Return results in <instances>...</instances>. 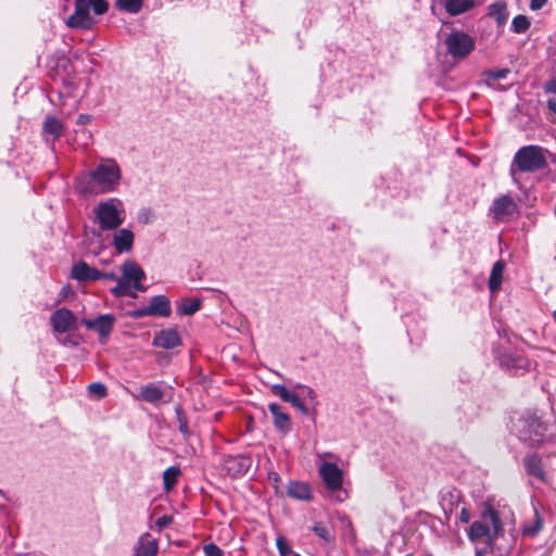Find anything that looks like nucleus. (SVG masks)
<instances>
[{
	"label": "nucleus",
	"mask_w": 556,
	"mask_h": 556,
	"mask_svg": "<svg viewBox=\"0 0 556 556\" xmlns=\"http://www.w3.org/2000/svg\"><path fill=\"white\" fill-rule=\"evenodd\" d=\"M122 176V168L115 159L101 157L92 169L76 177L75 187L85 195L110 193L118 189Z\"/></svg>",
	"instance_id": "1"
},
{
	"label": "nucleus",
	"mask_w": 556,
	"mask_h": 556,
	"mask_svg": "<svg viewBox=\"0 0 556 556\" xmlns=\"http://www.w3.org/2000/svg\"><path fill=\"white\" fill-rule=\"evenodd\" d=\"M468 536L472 542L483 540L489 548L497 552L498 555L508 553L515 541L511 533L505 535L500 513L493 507H486L480 520L471 523Z\"/></svg>",
	"instance_id": "2"
},
{
	"label": "nucleus",
	"mask_w": 556,
	"mask_h": 556,
	"mask_svg": "<svg viewBox=\"0 0 556 556\" xmlns=\"http://www.w3.org/2000/svg\"><path fill=\"white\" fill-rule=\"evenodd\" d=\"M547 150L541 146L529 144L521 147L515 153L509 175L515 185L520 186V174H532L545 168Z\"/></svg>",
	"instance_id": "3"
},
{
	"label": "nucleus",
	"mask_w": 556,
	"mask_h": 556,
	"mask_svg": "<svg viewBox=\"0 0 556 556\" xmlns=\"http://www.w3.org/2000/svg\"><path fill=\"white\" fill-rule=\"evenodd\" d=\"M90 9L97 15L108 12L109 3L105 0H75V10L65 24L73 29L89 30L96 24V18L90 14Z\"/></svg>",
	"instance_id": "4"
},
{
	"label": "nucleus",
	"mask_w": 556,
	"mask_h": 556,
	"mask_svg": "<svg viewBox=\"0 0 556 556\" xmlns=\"http://www.w3.org/2000/svg\"><path fill=\"white\" fill-rule=\"evenodd\" d=\"M96 223L101 230H115L126 218L125 206L118 198L101 201L93 210Z\"/></svg>",
	"instance_id": "5"
},
{
	"label": "nucleus",
	"mask_w": 556,
	"mask_h": 556,
	"mask_svg": "<svg viewBox=\"0 0 556 556\" xmlns=\"http://www.w3.org/2000/svg\"><path fill=\"white\" fill-rule=\"evenodd\" d=\"M518 438L530 446L539 445L545 435L544 424L533 415L526 416L518 421Z\"/></svg>",
	"instance_id": "6"
},
{
	"label": "nucleus",
	"mask_w": 556,
	"mask_h": 556,
	"mask_svg": "<svg viewBox=\"0 0 556 556\" xmlns=\"http://www.w3.org/2000/svg\"><path fill=\"white\" fill-rule=\"evenodd\" d=\"M446 50L453 59H465L475 48L473 38L460 30H453L444 40Z\"/></svg>",
	"instance_id": "7"
},
{
	"label": "nucleus",
	"mask_w": 556,
	"mask_h": 556,
	"mask_svg": "<svg viewBox=\"0 0 556 556\" xmlns=\"http://www.w3.org/2000/svg\"><path fill=\"white\" fill-rule=\"evenodd\" d=\"M522 465L526 473L541 483L548 484L551 477L544 468L543 460L540 455L535 453L527 454L522 458Z\"/></svg>",
	"instance_id": "8"
},
{
	"label": "nucleus",
	"mask_w": 556,
	"mask_h": 556,
	"mask_svg": "<svg viewBox=\"0 0 556 556\" xmlns=\"http://www.w3.org/2000/svg\"><path fill=\"white\" fill-rule=\"evenodd\" d=\"M122 278L131 283L132 289L143 292L146 291V287L141 283L142 280L146 279V273L141 268V266L132 261L128 260L124 262L121 266Z\"/></svg>",
	"instance_id": "9"
},
{
	"label": "nucleus",
	"mask_w": 556,
	"mask_h": 556,
	"mask_svg": "<svg viewBox=\"0 0 556 556\" xmlns=\"http://www.w3.org/2000/svg\"><path fill=\"white\" fill-rule=\"evenodd\" d=\"M518 205L509 194H503L494 199L491 213L496 220H506L517 213Z\"/></svg>",
	"instance_id": "10"
},
{
	"label": "nucleus",
	"mask_w": 556,
	"mask_h": 556,
	"mask_svg": "<svg viewBox=\"0 0 556 556\" xmlns=\"http://www.w3.org/2000/svg\"><path fill=\"white\" fill-rule=\"evenodd\" d=\"M116 318L112 314L100 315L94 319L84 318L81 324L89 330H94L99 333L100 340L106 339L115 325Z\"/></svg>",
	"instance_id": "11"
},
{
	"label": "nucleus",
	"mask_w": 556,
	"mask_h": 556,
	"mask_svg": "<svg viewBox=\"0 0 556 556\" xmlns=\"http://www.w3.org/2000/svg\"><path fill=\"white\" fill-rule=\"evenodd\" d=\"M52 328L58 333H64L76 328L77 318L65 307L59 308L50 317Z\"/></svg>",
	"instance_id": "12"
},
{
	"label": "nucleus",
	"mask_w": 556,
	"mask_h": 556,
	"mask_svg": "<svg viewBox=\"0 0 556 556\" xmlns=\"http://www.w3.org/2000/svg\"><path fill=\"white\" fill-rule=\"evenodd\" d=\"M319 475L330 491H338L342 486L343 472L333 463H323L319 467Z\"/></svg>",
	"instance_id": "13"
},
{
	"label": "nucleus",
	"mask_w": 556,
	"mask_h": 556,
	"mask_svg": "<svg viewBox=\"0 0 556 556\" xmlns=\"http://www.w3.org/2000/svg\"><path fill=\"white\" fill-rule=\"evenodd\" d=\"M182 344V340L177 330L168 328L156 332L153 337L152 345L164 350L175 349Z\"/></svg>",
	"instance_id": "14"
},
{
	"label": "nucleus",
	"mask_w": 556,
	"mask_h": 556,
	"mask_svg": "<svg viewBox=\"0 0 556 556\" xmlns=\"http://www.w3.org/2000/svg\"><path fill=\"white\" fill-rule=\"evenodd\" d=\"M501 365L511 375H521L530 369V361L521 355L505 354L501 357Z\"/></svg>",
	"instance_id": "15"
},
{
	"label": "nucleus",
	"mask_w": 556,
	"mask_h": 556,
	"mask_svg": "<svg viewBox=\"0 0 556 556\" xmlns=\"http://www.w3.org/2000/svg\"><path fill=\"white\" fill-rule=\"evenodd\" d=\"M135 242V235L128 228L115 229L112 239V245L117 254L128 253L132 250Z\"/></svg>",
	"instance_id": "16"
},
{
	"label": "nucleus",
	"mask_w": 556,
	"mask_h": 556,
	"mask_svg": "<svg viewBox=\"0 0 556 556\" xmlns=\"http://www.w3.org/2000/svg\"><path fill=\"white\" fill-rule=\"evenodd\" d=\"M71 277L80 282L96 281L101 279V271L79 261L73 265Z\"/></svg>",
	"instance_id": "17"
},
{
	"label": "nucleus",
	"mask_w": 556,
	"mask_h": 556,
	"mask_svg": "<svg viewBox=\"0 0 556 556\" xmlns=\"http://www.w3.org/2000/svg\"><path fill=\"white\" fill-rule=\"evenodd\" d=\"M252 464L249 456L236 455L225 459V469L230 476L240 477L248 472Z\"/></svg>",
	"instance_id": "18"
},
{
	"label": "nucleus",
	"mask_w": 556,
	"mask_h": 556,
	"mask_svg": "<svg viewBox=\"0 0 556 556\" xmlns=\"http://www.w3.org/2000/svg\"><path fill=\"white\" fill-rule=\"evenodd\" d=\"M270 391L279 396L283 402L290 403L293 407L299 409L303 415L308 414L307 407L304 405V403L301 401L300 396L288 390L286 386L283 384H274L270 388Z\"/></svg>",
	"instance_id": "19"
},
{
	"label": "nucleus",
	"mask_w": 556,
	"mask_h": 556,
	"mask_svg": "<svg viewBox=\"0 0 556 556\" xmlns=\"http://www.w3.org/2000/svg\"><path fill=\"white\" fill-rule=\"evenodd\" d=\"M159 552L157 539L149 532L140 535L136 546L135 556H156Z\"/></svg>",
	"instance_id": "20"
},
{
	"label": "nucleus",
	"mask_w": 556,
	"mask_h": 556,
	"mask_svg": "<svg viewBox=\"0 0 556 556\" xmlns=\"http://www.w3.org/2000/svg\"><path fill=\"white\" fill-rule=\"evenodd\" d=\"M268 410L273 416L275 428L283 434L288 433L291 429L290 416L282 410L280 405L276 403H270L268 405Z\"/></svg>",
	"instance_id": "21"
},
{
	"label": "nucleus",
	"mask_w": 556,
	"mask_h": 556,
	"mask_svg": "<svg viewBox=\"0 0 556 556\" xmlns=\"http://www.w3.org/2000/svg\"><path fill=\"white\" fill-rule=\"evenodd\" d=\"M149 309L152 316L168 317L172 313L170 301L163 294L152 296L149 302Z\"/></svg>",
	"instance_id": "22"
},
{
	"label": "nucleus",
	"mask_w": 556,
	"mask_h": 556,
	"mask_svg": "<svg viewBox=\"0 0 556 556\" xmlns=\"http://www.w3.org/2000/svg\"><path fill=\"white\" fill-rule=\"evenodd\" d=\"M164 395V390L155 383H148L142 386L139 392L140 399L150 404H157L163 400Z\"/></svg>",
	"instance_id": "23"
},
{
	"label": "nucleus",
	"mask_w": 556,
	"mask_h": 556,
	"mask_svg": "<svg viewBox=\"0 0 556 556\" xmlns=\"http://www.w3.org/2000/svg\"><path fill=\"white\" fill-rule=\"evenodd\" d=\"M288 496L299 501H309L312 491L307 483L291 481L287 486Z\"/></svg>",
	"instance_id": "24"
},
{
	"label": "nucleus",
	"mask_w": 556,
	"mask_h": 556,
	"mask_svg": "<svg viewBox=\"0 0 556 556\" xmlns=\"http://www.w3.org/2000/svg\"><path fill=\"white\" fill-rule=\"evenodd\" d=\"M473 0H445L444 8L451 16H456L473 8Z\"/></svg>",
	"instance_id": "25"
},
{
	"label": "nucleus",
	"mask_w": 556,
	"mask_h": 556,
	"mask_svg": "<svg viewBox=\"0 0 556 556\" xmlns=\"http://www.w3.org/2000/svg\"><path fill=\"white\" fill-rule=\"evenodd\" d=\"M64 127L60 119L49 116L43 123V132L50 135L52 140L60 138L63 134Z\"/></svg>",
	"instance_id": "26"
},
{
	"label": "nucleus",
	"mask_w": 556,
	"mask_h": 556,
	"mask_svg": "<svg viewBox=\"0 0 556 556\" xmlns=\"http://www.w3.org/2000/svg\"><path fill=\"white\" fill-rule=\"evenodd\" d=\"M489 15L493 17L498 26H503L508 18L507 5L504 2H495L489 5Z\"/></svg>",
	"instance_id": "27"
},
{
	"label": "nucleus",
	"mask_w": 556,
	"mask_h": 556,
	"mask_svg": "<svg viewBox=\"0 0 556 556\" xmlns=\"http://www.w3.org/2000/svg\"><path fill=\"white\" fill-rule=\"evenodd\" d=\"M116 286L111 289V293L116 298L122 296H130L137 298V290L132 289L131 283H129L124 278L119 277L116 281Z\"/></svg>",
	"instance_id": "28"
},
{
	"label": "nucleus",
	"mask_w": 556,
	"mask_h": 556,
	"mask_svg": "<svg viewBox=\"0 0 556 556\" xmlns=\"http://www.w3.org/2000/svg\"><path fill=\"white\" fill-rule=\"evenodd\" d=\"M181 475V470L177 466H170L163 472V484L164 490L169 492L174 489L177 483L179 476Z\"/></svg>",
	"instance_id": "29"
},
{
	"label": "nucleus",
	"mask_w": 556,
	"mask_h": 556,
	"mask_svg": "<svg viewBox=\"0 0 556 556\" xmlns=\"http://www.w3.org/2000/svg\"><path fill=\"white\" fill-rule=\"evenodd\" d=\"M504 273V264L501 261H497L491 270L490 278H489V288L491 291H496L502 283Z\"/></svg>",
	"instance_id": "30"
},
{
	"label": "nucleus",
	"mask_w": 556,
	"mask_h": 556,
	"mask_svg": "<svg viewBox=\"0 0 556 556\" xmlns=\"http://www.w3.org/2000/svg\"><path fill=\"white\" fill-rule=\"evenodd\" d=\"M201 308V300L184 299L177 308L178 314L191 316Z\"/></svg>",
	"instance_id": "31"
},
{
	"label": "nucleus",
	"mask_w": 556,
	"mask_h": 556,
	"mask_svg": "<svg viewBox=\"0 0 556 556\" xmlns=\"http://www.w3.org/2000/svg\"><path fill=\"white\" fill-rule=\"evenodd\" d=\"M143 0H116L115 5L118 10L136 14L142 8Z\"/></svg>",
	"instance_id": "32"
},
{
	"label": "nucleus",
	"mask_w": 556,
	"mask_h": 556,
	"mask_svg": "<svg viewBox=\"0 0 556 556\" xmlns=\"http://www.w3.org/2000/svg\"><path fill=\"white\" fill-rule=\"evenodd\" d=\"M530 21L526 15L519 14L513 18L511 30L516 34H525L530 28Z\"/></svg>",
	"instance_id": "33"
},
{
	"label": "nucleus",
	"mask_w": 556,
	"mask_h": 556,
	"mask_svg": "<svg viewBox=\"0 0 556 556\" xmlns=\"http://www.w3.org/2000/svg\"><path fill=\"white\" fill-rule=\"evenodd\" d=\"M543 527L542 518L539 513L534 510V520L531 523H528L523 527V533L528 536L536 535Z\"/></svg>",
	"instance_id": "34"
},
{
	"label": "nucleus",
	"mask_w": 556,
	"mask_h": 556,
	"mask_svg": "<svg viewBox=\"0 0 556 556\" xmlns=\"http://www.w3.org/2000/svg\"><path fill=\"white\" fill-rule=\"evenodd\" d=\"M276 546L280 556H298L299 553L293 552L290 544L283 536H277Z\"/></svg>",
	"instance_id": "35"
},
{
	"label": "nucleus",
	"mask_w": 556,
	"mask_h": 556,
	"mask_svg": "<svg viewBox=\"0 0 556 556\" xmlns=\"http://www.w3.org/2000/svg\"><path fill=\"white\" fill-rule=\"evenodd\" d=\"M177 420L179 424V431L185 438H188L190 435L189 426H188V419L180 406H177L176 409Z\"/></svg>",
	"instance_id": "36"
},
{
	"label": "nucleus",
	"mask_w": 556,
	"mask_h": 556,
	"mask_svg": "<svg viewBox=\"0 0 556 556\" xmlns=\"http://www.w3.org/2000/svg\"><path fill=\"white\" fill-rule=\"evenodd\" d=\"M88 392L90 395H94L98 399H102L108 394V389L101 382H93L88 386Z\"/></svg>",
	"instance_id": "37"
},
{
	"label": "nucleus",
	"mask_w": 556,
	"mask_h": 556,
	"mask_svg": "<svg viewBox=\"0 0 556 556\" xmlns=\"http://www.w3.org/2000/svg\"><path fill=\"white\" fill-rule=\"evenodd\" d=\"M313 531L318 538L323 539L326 542H330L332 540V536L330 535L328 528L323 522H316L313 526Z\"/></svg>",
	"instance_id": "38"
},
{
	"label": "nucleus",
	"mask_w": 556,
	"mask_h": 556,
	"mask_svg": "<svg viewBox=\"0 0 556 556\" xmlns=\"http://www.w3.org/2000/svg\"><path fill=\"white\" fill-rule=\"evenodd\" d=\"M205 556H223V551L214 543H208L203 546Z\"/></svg>",
	"instance_id": "39"
},
{
	"label": "nucleus",
	"mask_w": 556,
	"mask_h": 556,
	"mask_svg": "<svg viewBox=\"0 0 556 556\" xmlns=\"http://www.w3.org/2000/svg\"><path fill=\"white\" fill-rule=\"evenodd\" d=\"M128 315L131 318H143V317H147V316H152L151 312L149 309V305L139 307L137 309H134V311L129 312Z\"/></svg>",
	"instance_id": "40"
},
{
	"label": "nucleus",
	"mask_w": 556,
	"mask_h": 556,
	"mask_svg": "<svg viewBox=\"0 0 556 556\" xmlns=\"http://www.w3.org/2000/svg\"><path fill=\"white\" fill-rule=\"evenodd\" d=\"M508 74H509V70H507V68H498V70L490 71L488 73V76L490 78L495 79V80H500V79L506 78Z\"/></svg>",
	"instance_id": "41"
},
{
	"label": "nucleus",
	"mask_w": 556,
	"mask_h": 556,
	"mask_svg": "<svg viewBox=\"0 0 556 556\" xmlns=\"http://www.w3.org/2000/svg\"><path fill=\"white\" fill-rule=\"evenodd\" d=\"M172 521H173V518L170 516L164 515L156 519L155 526L160 530H162V529L166 528L167 526H169L172 523Z\"/></svg>",
	"instance_id": "42"
},
{
	"label": "nucleus",
	"mask_w": 556,
	"mask_h": 556,
	"mask_svg": "<svg viewBox=\"0 0 556 556\" xmlns=\"http://www.w3.org/2000/svg\"><path fill=\"white\" fill-rule=\"evenodd\" d=\"M301 389V394L309 400H314L316 394L311 387L307 386H298Z\"/></svg>",
	"instance_id": "43"
},
{
	"label": "nucleus",
	"mask_w": 556,
	"mask_h": 556,
	"mask_svg": "<svg viewBox=\"0 0 556 556\" xmlns=\"http://www.w3.org/2000/svg\"><path fill=\"white\" fill-rule=\"evenodd\" d=\"M548 0H531L530 1V9L532 11H538L542 9Z\"/></svg>",
	"instance_id": "44"
},
{
	"label": "nucleus",
	"mask_w": 556,
	"mask_h": 556,
	"mask_svg": "<svg viewBox=\"0 0 556 556\" xmlns=\"http://www.w3.org/2000/svg\"><path fill=\"white\" fill-rule=\"evenodd\" d=\"M545 91L556 94V77L546 83Z\"/></svg>",
	"instance_id": "45"
},
{
	"label": "nucleus",
	"mask_w": 556,
	"mask_h": 556,
	"mask_svg": "<svg viewBox=\"0 0 556 556\" xmlns=\"http://www.w3.org/2000/svg\"><path fill=\"white\" fill-rule=\"evenodd\" d=\"M92 121V116L89 114H80L77 118L78 125H87Z\"/></svg>",
	"instance_id": "46"
},
{
	"label": "nucleus",
	"mask_w": 556,
	"mask_h": 556,
	"mask_svg": "<svg viewBox=\"0 0 556 556\" xmlns=\"http://www.w3.org/2000/svg\"><path fill=\"white\" fill-rule=\"evenodd\" d=\"M459 520L463 522V523H468L469 520H470V514L469 511L466 509V508H463L462 511H460V515H459Z\"/></svg>",
	"instance_id": "47"
},
{
	"label": "nucleus",
	"mask_w": 556,
	"mask_h": 556,
	"mask_svg": "<svg viewBox=\"0 0 556 556\" xmlns=\"http://www.w3.org/2000/svg\"><path fill=\"white\" fill-rule=\"evenodd\" d=\"M106 279V280H112V281H117V279L119 278L115 273L111 271V273H102L101 271V279Z\"/></svg>",
	"instance_id": "48"
},
{
	"label": "nucleus",
	"mask_w": 556,
	"mask_h": 556,
	"mask_svg": "<svg viewBox=\"0 0 556 556\" xmlns=\"http://www.w3.org/2000/svg\"><path fill=\"white\" fill-rule=\"evenodd\" d=\"M548 109L556 114V98H551L547 100Z\"/></svg>",
	"instance_id": "49"
},
{
	"label": "nucleus",
	"mask_w": 556,
	"mask_h": 556,
	"mask_svg": "<svg viewBox=\"0 0 556 556\" xmlns=\"http://www.w3.org/2000/svg\"><path fill=\"white\" fill-rule=\"evenodd\" d=\"M484 549H477L476 556H483Z\"/></svg>",
	"instance_id": "50"
},
{
	"label": "nucleus",
	"mask_w": 556,
	"mask_h": 556,
	"mask_svg": "<svg viewBox=\"0 0 556 556\" xmlns=\"http://www.w3.org/2000/svg\"><path fill=\"white\" fill-rule=\"evenodd\" d=\"M553 317H554V320H555V323H556V309H555V311H554V313H553Z\"/></svg>",
	"instance_id": "51"
}]
</instances>
